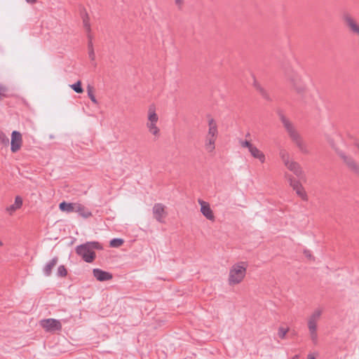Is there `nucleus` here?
Here are the masks:
<instances>
[{
  "label": "nucleus",
  "instance_id": "obj_16",
  "mask_svg": "<svg viewBox=\"0 0 359 359\" xmlns=\"http://www.w3.org/2000/svg\"><path fill=\"white\" fill-rule=\"evenodd\" d=\"M93 273L94 277L99 281L109 280L112 278V275L111 273L99 269H93Z\"/></svg>",
  "mask_w": 359,
  "mask_h": 359
},
{
  "label": "nucleus",
  "instance_id": "obj_18",
  "mask_svg": "<svg viewBox=\"0 0 359 359\" xmlns=\"http://www.w3.org/2000/svg\"><path fill=\"white\" fill-rule=\"evenodd\" d=\"M75 208V212H78L79 215L81 216L82 217L88 218L92 216L91 212L85 205L79 203H76V205Z\"/></svg>",
  "mask_w": 359,
  "mask_h": 359
},
{
  "label": "nucleus",
  "instance_id": "obj_17",
  "mask_svg": "<svg viewBox=\"0 0 359 359\" xmlns=\"http://www.w3.org/2000/svg\"><path fill=\"white\" fill-rule=\"evenodd\" d=\"M288 81L291 86L297 90H300L302 89V77L297 74H292L288 76Z\"/></svg>",
  "mask_w": 359,
  "mask_h": 359
},
{
  "label": "nucleus",
  "instance_id": "obj_9",
  "mask_svg": "<svg viewBox=\"0 0 359 359\" xmlns=\"http://www.w3.org/2000/svg\"><path fill=\"white\" fill-rule=\"evenodd\" d=\"M11 151L13 154L20 151L23 145L22 135L18 130H13L11 135Z\"/></svg>",
  "mask_w": 359,
  "mask_h": 359
},
{
  "label": "nucleus",
  "instance_id": "obj_35",
  "mask_svg": "<svg viewBox=\"0 0 359 359\" xmlns=\"http://www.w3.org/2000/svg\"><path fill=\"white\" fill-rule=\"evenodd\" d=\"M4 245L3 241L0 239V247H2Z\"/></svg>",
  "mask_w": 359,
  "mask_h": 359
},
{
  "label": "nucleus",
  "instance_id": "obj_10",
  "mask_svg": "<svg viewBox=\"0 0 359 359\" xmlns=\"http://www.w3.org/2000/svg\"><path fill=\"white\" fill-rule=\"evenodd\" d=\"M39 324L47 332H55L62 329L60 321L54 318L43 319Z\"/></svg>",
  "mask_w": 359,
  "mask_h": 359
},
{
  "label": "nucleus",
  "instance_id": "obj_13",
  "mask_svg": "<svg viewBox=\"0 0 359 359\" xmlns=\"http://www.w3.org/2000/svg\"><path fill=\"white\" fill-rule=\"evenodd\" d=\"M208 130L205 137L217 140L218 130L216 121L213 118L209 117L208 119Z\"/></svg>",
  "mask_w": 359,
  "mask_h": 359
},
{
  "label": "nucleus",
  "instance_id": "obj_1",
  "mask_svg": "<svg viewBox=\"0 0 359 359\" xmlns=\"http://www.w3.org/2000/svg\"><path fill=\"white\" fill-rule=\"evenodd\" d=\"M335 153L341 163L351 172L359 174V163L355 159L359 156V143L345 145L342 148H335Z\"/></svg>",
  "mask_w": 359,
  "mask_h": 359
},
{
  "label": "nucleus",
  "instance_id": "obj_15",
  "mask_svg": "<svg viewBox=\"0 0 359 359\" xmlns=\"http://www.w3.org/2000/svg\"><path fill=\"white\" fill-rule=\"evenodd\" d=\"M23 201L21 196H16L15 197V201L14 203L8 206L6 208V212L8 213L9 215H13L15 211L20 209L22 206Z\"/></svg>",
  "mask_w": 359,
  "mask_h": 359
},
{
  "label": "nucleus",
  "instance_id": "obj_11",
  "mask_svg": "<svg viewBox=\"0 0 359 359\" xmlns=\"http://www.w3.org/2000/svg\"><path fill=\"white\" fill-rule=\"evenodd\" d=\"M319 316H312L308 321L310 337L314 344L318 343L317 327Z\"/></svg>",
  "mask_w": 359,
  "mask_h": 359
},
{
  "label": "nucleus",
  "instance_id": "obj_30",
  "mask_svg": "<svg viewBox=\"0 0 359 359\" xmlns=\"http://www.w3.org/2000/svg\"><path fill=\"white\" fill-rule=\"evenodd\" d=\"M175 2L178 7H181L183 4V0H175Z\"/></svg>",
  "mask_w": 359,
  "mask_h": 359
},
{
  "label": "nucleus",
  "instance_id": "obj_21",
  "mask_svg": "<svg viewBox=\"0 0 359 359\" xmlns=\"http://www.w3.org/2000/svg\"><path fill=\"white\" fill-rule=\"evenodd\" d=\"M57 262V258H53L50 262H48L46 265L44 266L43 271L46 276H50L52 271V269L56 266Z\"/></svg>",
  "mask_w": 359,
  "mask_h": 359
},
{
  "label": "nucleus",
  "instance_id": "obj_22",
  "mask_svg": "<svg viewBox=\"0 0 359 359\" xmlns=\"http://www.w3.org/2000/svg\"><path fill=\"white\" fill-rule=\"evenodd\" d=\"M9 96V90L6 85L0 83V100Z\"/></svg>",
  "mask_w": 359,
  "mask_h": 359
},
{
  "label": "nucleus",
  "instance_id": "obj_8",
  "mask_svg": "<svg viewBox=\"0 0 359 359\" xmlns=\"http://www.w3.org/2000/svg\"><path fill=\"white\" fill-rule=\"evenodd\" d=\"M198 203L200 206V212L208 221L214 222L216 219L215 214L211 208L210 204L202 199L198 200Z\"/></svg>",
  "mask_w": 359,
  "mask_h": 359
},
{
  "label": "nucleus",
  "instance_id": "obj_23",
  "mask_svg": "<svg viewBox=\"0 0 359 359\" xmlns=\"http://www.w3.org/2000/svg\"><path fill=\"white\" fill-rule=\"evenodd\" d=\"M87 93H88V95L89 97V98L90 99V100L95 104H97V99L95 98V96L94 95V88L93 86H88L87 87Z\"/></svg>",
  "mask_w": 359,
  "mask_h": 359
},
{
  "label": "nucleus",
  "instance_id": "obj_26",
  "mask_svg": "<svg viewBox=\"0 0 359 359\" xmlns=\"http://www.w3.org/2000/svg\"><path fill=\"white\" fill-rule=\"evenodd\" d=\"M123 243V240L121 238H114L110 241V246L111 248H118Z\"/></svg>",
  "mask_w": 359,
  "mask_h": 359
},
{
  "label": "nucleus",
  "instance_id": "obj_3",
  "mask_svg": "<svg viewBox=\"0 0 359 359\" xmlns=\"http://www.w3.org/2000/svg\"><path fill=\"white\" fill-rule=\"evenodd\" d=\"M159 121L160 118L156 106L154 104H150L147 110L145 126L149 133L155 138H158L161 135Z\"/></svg>",
  "mask_w": 359,
  "mask_h": 359
},
{
  "label": "nucleus",
  "instance_id": "obj_2",
  "mask_svg": "<svg viewBox=\"0 0 359 359\" xmlns=\"http://www.w3.org/2000/svg\"><path fill=\"white\" fill-rule=\"evenodd\" d=\"M248 263L240 261L233 264L229 270L227 284L230 287H236L241 284L247 274Z\"/></svg>",
  "mask_w": 359,
  "mask_h": 359
},
{
  "label": "nucleus",
  "instance_id": "obj_20",
  "mask_svg": "<svg viewBox=\"0 0 359 359\" xmlns=\"http://www.w3.org/2000/svg\"><path fill=\"white\" fill-rule=\"evenodd\" d=\"M215 139L208 138L205 137L204 148L208 153H212L215 150Z\"/></svg>",
  "mask_w": 359,
  "mask_h": 359
},
{
  "label": "nucleus",
  "instance_id": "obj_6",
  "mask_svg": "<svg viewBox=\"0 0 359 359\" xmlns=\"http://www.w3.org/2000/svg\"><path fill=\"white\" fill-rule=\"evenodd\" d=\"M94 249H102V246L97 242H88L79 245L76 248V252L85 262L90 263L95 257Z\"/></svg>",
  "mask_w": 359,
  "mask_h": 359
},
{
  "label": "nucleus",
  "instance_id": "obj_31",
  "mask_svg": "<svg viewBox=\"0 0 359 359\" xmlns=\"http://www.w3.org/2000/svg\"><path fill=\"white\" fill-rule=\"evenodd\" d=\"M84 26L86 28V29H90V25L88 20H84Z\"/></svg>",
  "mask_w": 359,
  "mask_h": 359
},
{
  "label": "nucleus",
  "instance_id": "obj_27",
  "mask_svg": "<svg viewBox=\"0 0 359 359\" xmlns=\"http://www.w3.org/2000/svg\"><path fill=\"white\" fill-rule=\"evenodd\" d=\"M0 142L5 146H8L9 144V140L8 137L2 131H0Z\"/></svg>",
  "mask_w": 359,
  "mask_h": 359
},
{
  "label": "nucleus",
  "instance_id": "obj_7",
  "mask_svg": "<svg viewBox=\"0 0 359 359\" xmlns=\"http://www.w3.org/2000/svg\"><path fill=\"white\" fill-rule=\"evenodd\" d=\"M285 176L289 186L295 192L296 195L304 201H308V194L302 182L290 174Z\"/></svg>",
  "mask_w": 359,
  "mask_h": 359
},
{
  "label": "nucleus",
  "instance_id": "obj_34",
  "mask_svg": "<svg viewBox=\"0 0 359 359\" xmlns=\"http://www.w3.org/2000/svg\"><path fill=\"white\" fill-rule=\"evenodd\" d=\"M299 358V355H295L292 359H298Z\"/></svg>",
  "mask_w": 359,
  "mask_h": 359
},
{
  "label": "nucleus",
  "instance_id": "obj_14",
  "mask_svg": "<svg viewBox=\"0 0 359 359\" xmlns=\"http://www.w3.org/2000/svg\"><path fill=\"white\" fill-rule=\"evenodd\" d=\"M249 153L254 159L257 160L260 163L264 164L266 163V156L264 152L257 146L251 147Z\"/></svg>",
  "mask_w": 359,
  "mask_h": 359
},
{
  "label": "nucleus",
  "instance_id": "obj_24",
  "mask_svg": "<svg viewBox=\"0 0 359 359\" xmlns=\"http://www.w3.org/2000/svg\"><path fill=\"white\" fill-rule=\"evenodd\" d=\"M289 331V327L285 326H280L278 330V336L280 339H283L285 338L286 334Z\"/></svg>",
  "mask_w": 359,
  "mask_h": 359
},
{
  "label": "nucleus",
  "instance_id": "obj_28",
  "mask_svg": "<svg viewBox=\"0 0 359 359\" xmlns=\"http://www.w3.org/2000/svg\"><path fill=\"white\" fill-rule=\"evenodd\" d=\"M57 276H59L60 277H65L67 276V271L66 268L65 267V266L62 265L57 268Z\"/></svg>",
  "mask_w": 359,
  "mask_h": 359
},
{
  "label": "nucleus",
  "instance_id": "obj_32",
  "mask_svg": "<svg viewBox=\"0 0 359 359\" xmlns=\"http://www.w3.org/2000/svg\"><path fill=\"white\" fill-rule=\"evenodd\" d=\"M27 3L29 4H34L37 2V0H25Z\"/></svg>",
  "mask_w": 359,
  "mask_h": 359
},
{
  "label": "nucleus",
  "instance_id": "obj_5",
  "mask_svg": "<svg viewBox=\"0 0 359 359\" xmlns=\"http://www.w3.org/2000/svg\"><path fill=\"white\" fill-rule=\"evenodd\" d=\"M280 160L284 166L294 175L299 177L305 176V173L302 165L294 161L290 155L289 152L285 150H281L279 153Z\"/></svg>",
  "mask_w": 359,
  "mask_h": 359
},
{
  "label": "nucleus",
  "instance_id": "obj_25",
  "mask_svg": "<svg viewBox=\"0 0 359 359\" xmlns=\"http://www.w3.org/2000/svg\"><path fill=\"white\" fill-rule=\"evenodd\" d=\"M70 88L74 90L77 93H82L83 92V90L81 87V81H78L76 83L70 85Z\"/></svg>",
  "mask_w": 359,
  "mask_h": 359
},
{
  "label": "nucleus",
  "instance_id": "obj_29",
  "mask_svg": "<svg viewBox=\"0 0 359 359\" xmlns=\"http://www.w3.org/2000/svg\"><path fill=\"white\" fill-rule=\"evenodd\" d=\"M242 146L243 147H247L248 149V151L250 150V148L251 147H254L255 144H251L250 142H248V141H245L243 144H242Z\"/></svg>",
  "mask_w": 359,
  "mask_h": 359
},
{
  "label": "nucleus",
  "instance_id": "obj_19",
  "mask_svg": "<svg viewBox=\"0 0 359 359\" xmlns=\"http://www.w3.org/2000/svg\"><path fill=\"white\" fill-rule=\"evenodd\" d=\"M76 205V203L62 202L59 205V208L62 212H75Z\"/></svg>",
  "mask_w": 359,
  "mask_h": 359
},
{
  "label": "nucleus",
  "instance_id": "obj_33",
  "mask_svg": "<svg viewBox=\"0 0 359 359\" xmlns=\"http://www.w3.org/2000/svg\"><path fill=\"white\" fill-rule=\"evenodd\" d=\"M308 359H316L315 357L312 355H309Z\"/></svg>",
  "mask_w": 359,
  "mask_h": 359
},
{
  "label": "nucleus",
  "instance_id": "obj_4",
  "mask_svg": "<svg viewBox=\"0 0 359 359\" xmlns=\"http://www.w3.org/2000/svg\"><path fill=\"white\" fill-rule=\"evenodd\" d=\"M283 123L288 134L289 137L294 146L298 149L299 152L303 154H309V149L306 142L302 138V135L297 130V129L294 127L292 123L287 119H283Z\"/></svg>",
  "mask_w": 359,
  "mask_h": 359
},
{
  "label": "nucleus",
  "instance_id": "obj_12",
  "mask_svg": "<svg viewBox=\"0 0 359 359\" xmlns=\"http://www.w3.org/2000/svg\"><path fill=\"white\" fill-rule=\"evenodd\" d=\"M153 215L155 219L160 223H165L168 215L166 207L161 203H156L153 207Z\"/></svg>",
  "mask_w": 359,
  "mask_h": 359
}]
</instances>
